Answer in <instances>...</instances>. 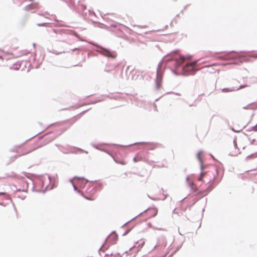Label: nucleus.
<instances>
[{"mask_svg": "<svg viewBox=\"0 0 257 257\" xmlns=\"http://www.w3.org/2000/svg\"><path fill=\"white\" fill-rule=\"evenodd\" d=\"M96 192L95 186L89 184L82 195L87 200H94L96 198Z\"/></svg>", "mask_w": 257, "mask_h": 257, "instance_id": "f257e3e1", "label": "nucleus"}, {"mask_svg": "<svg viewBox=\"0 0 257 257\" xmlns=\"http://www.w3.org/2000/svg\"><path fill=\"white\" fill-rule=\"evenodd\" d=\"M54 138H51L49 139V138L47 136H45L41 138H40L37 142H36L33 145V148L27 153L31 152L38 148L43 147L47 144L51 142Z\"/></svg>", "mask_w": 257, "mask_h": 257, "instance_id": "f03ea898", "label": "nucleus"}, {"mask_svg": "<svg viewBox=\"0 0 257 257\" xmlns=\"http://www.w3.org/2000/svg\"><path fill=\"white\" fill-rule=\"evenodd\" d=\"M198 61H194L192 62L187 63L184 67V70L190 73H194L197 71L199 68L197 64Z\"/></svg>", "mask_w": 257, "mask_h": 257, "instance_id": "7ed1b4c3", "label": "nucleus"}, {"mask_svg": "<svg viewBox=\"0 0 257 257\" xmlns=\"http://www.w3.org/2000/svg\"><path fill=\"white\" fill-rule=\"evenodd\" d=\"M158 210L155 208H150L147 209L145 213L148 216V217L150 218L156 216L157 214Z\"/></svg>", "mask_w": 257, "mask_h": 257, "instance_id": "20e7f679", "label": "nucleus"}, {"mask_svg": "<svg viewBox=\"0 0 257 257\" xmlns=\"http://www.w3.org/2000/svg\"><path fill=\"white\" fill-rule=\"evenodd\" d=\"M118 239V235L115 232L111 233L107 238V241L111 243L114 244Z\"/></svg>", "mask_w": 257, "mask_h": 257, "instance_id": "39448f33", "label": "nucleus"}, {"mask_svg": "<svg viewBox=\"0 0 257 257\" xmlns=\"http://www.w3.org/2000/svg\"><path fill=\"white\" fill-rule=\"evenodd\" d=\"M102 53L104 55L112 58H116L117 56L115 53L111 52L110 51L107 49H103Z\"/></svg>", "mask_w": 257, "mask_h": 257, "instance_id": "423d86ee", "label": "nucleus"}, {"mask_svg": "<svg viewBox=\"0 0 257 257\" xmlns=\"http://www.w3.org/2000/svg\"><path fill=\"white\" fill-rule=\"evenodd\" d=\"M236 57V55L234 53H230L228 55L225 56V57L223 58L222 57H220V58L226 60H230L232 59H235Z\"/></svg>", "mask_w": 257, "mask_h": 257, "instance_id": "0eeeda50", "label": "nucleus"}, {"mask_svg": "<svg viewBox=\"0 0 257 257\" xmlns=\"http://www.w3.org/2000/svg\"><path fill=\"white\" fill-rule=\"evenodd\" d=\"M201 152H199L198 154H197V158L199 160L200 163H201V169L202 170L203 169V162H202V161L201 160Z\"/></svg>", "mask_w": 257, "mask_h": 257, "instance_id": "6e6552de", "label": "nucleus"}, {"mask_svg": "<svg viewBox=\"0 0 257 257\" xmlns=\"http://www.w3.org/2000/svg\"><path fill=\"white\" fill-rule=\"evenodd\" d=\"M161 87V81L159 80L156 81V87L157 89H159Z\"/></svg>", "mask_w": 257, "mask_h": 257, "instance_id": "1a4fd4ad", "label": "nucleus"}, {"mask_svg": "<svg viewBox=\"0 0 257 257\" xmlns=\"http://www.w3.org/2000/svg\"><path fill=\"white\" fill-rule=\"evenodd\" d=\"M115 162L117 163L120 164L121 165H125L126 164L125 162L123 160L122 161H118L117 160H114Z\"/></svg>", "mask_w": 257, "mask_h": 257, "instance_id": "9d476101", "label": "nucleus"}, {"mask_svg": "<svg viewBox=\"0 0 257 257\" xmlns=\"http://www.w3.org/2000/svg\"><path fill=\"white\" fill-rule=\"evenodd\" d=\"M204 175H205V173L202 172L200 174V176L198 178V180L202 181Z\"/></svg>", "mask_w": 257, "mask_h": 257, "instance_id": "9b49d317", "label": "nucleus"}, {"mask_svg": "<svg viewBox=\"0 0 257 257\" xmlns=\"http://www.w3.org/2000/svg\"><path fill=\"white\" fill-rule=\"evenodd\" d=\"M211 190V189L207 190V191H203L202 192H201V193L202 196H205L208 193V192H209Z\"/></svg>", "mask_w": 257, "mask_h": 257, "instance_id": "f8f14e48", "label": "nucleus"}, {"mask_svg": "<svg viewBox=\"0 0 257 257\" xmlns=\"http://www.w3.org/2000/svg\"><path fill=\"white\" fill-rule=\"evenodd\" d=\"M252 130L254 132H257V123L252 127Z\"/></svg>", "mask_w": 257, "mask_h": 257, "instance_id": "ddd939ff", "label": "nucleus"}, {"mask_svg": "<svg viewBox=\"0 0 257 257\" xmlns=\"http://www.w3.org/2000/svg\"><path fill=\"white\" fill-rule=\"evenodd\" d=\"M180 59H181V62H183L184 61V59H185V58H184V57H181L180 58Z\"/></svg>", "mask_w": 257, "mask_h": 257, "instance_id": "4468645a", "label": "nucleus"}, {"mask_svg": "<svg viewBox=\"0 0 257 257\" xmlns=\"http://www.w3.org/2000/svg\"><path fill=\"white\" fill-rule=\"evenodd\" d=\"M6 55V54H4L2 56H1L0 58H2L3 59H4V58L3 57H5Z\"/></svg>", "mask_w": 257, "mask_h": 257, "instance_id": "2eb2a0df", "label": "nucleus"}, {"mask_svg": "<svg viewBox=\"0 0 257 257\" xmlns=\"http://www.w3.org/2000/svg\"><path fill=\"white\" fill-rule=\"evenodd\" d=\"M6 193L5 192H0V195H6Z\"/></svg>", "mask_w": 257, "mask_h": 257, "instance_id": "dca6fc26", "label": "nucleus"}, {"mask_svg": "<svg viewBox=\"0 0 257 257\" xmlns=\"http://www.w3.org/2000/svg\"><path fill=\"white\" fill-rule=\"evenodd\" d=\"M100 250H102L103 251H104V250L103 249V247H101V248H100Z\"/></svg>", "mask_w": 257, "mask_h": 257, "instance_id": "f3484780", "label": "nucleus"}, {"mask_svg": "<svg viewBox=\"0 0 257 257\" xmlns=\"http://www.w3.org/2000/svg\"><path fill=\"white\" fill-rule=\"evenodd\" d=\"M246 85L243 86H240L239 88H244V87H246Z\"/></svg>", "mask_w": 257, "mask_h": 257, "instance_id": "a211bd4d", "label": "nucleus"}, {"mask_svg": "<svg viewBox=\"0 0 257 257\" xmlns=\"http://www.w3.org/2000/svg\"><path fill=\"white\" fill-rule=\"evenodd\" d=\"M254 58H257V54L254 55L253 56Z\"/></svg>", "mask_w": 257, "mask_h": 257, "instance_id": "6ab92c4d", "label": "nucleus"}, {"mask_svg": "<svg viewBox=\"0 0 257 257\" xmlns=\"http://www.w3.org/2000/svg\"><path fill=\"white\" fill-rule=\"evenodd\" d=\"M73 186H74V187L75 190H76V189H77V188H76V187H75V186L74 185H73Z\"/></svg>", "mask_w": 257, "mask_h": 257, "instance_id": "aec40b11", "label": "nucleus"}, {"mask_svg": "<svg viewBox=\"0 0 257 257\" xmlns=\"http://www.w3.org/2000/svg\"><path fill=\"white\" fill-rule=\"evenodd\" d=\"M19 67H20V66H19L18 67L16 68V69H17V70L19 69Z\"/></svg>", "mask_w": 257, "mask_h": 257, "instance_id": "412c9836", "label": "nucleus"}, {"mask_svg": "<svg viewBox=\"0 0 257 257\" xmlns=\"http://www.w3.org/2000/svg\"><path fill=\"white\" fill-rule=\"evenodd\" d=\"M75 35L76 36L78 37L77 34H75Z\"/></svg>", "mask_w": 257, "mask_h": 257, "instance_id": "4be33fe9", "label": "nucleus"}, {"mask_svg": "<svg viewBox=\"0 0 257 257\" xmlns=\"http://www.w3.org/2000/svg\"><path fill=\"white\" fill-rule=\"evenodd\" d=\"M77 49H78L77 48H76V49H74L73 51L75 50H77Z\"/></svg>", "mask_w": 257, "mask_h": 257, "instance_id": "5701e85b", "label": "nucleus"}, {"mask_svg": "<svg viewBox=\"0 0 257 257\" xmlns=\"http://www.w3.org/2000/svg\"><path fill=\"white\" fill-rule=\"evenodd\" d=\"M15 0H14V1H15Z\"/></svg>", "mask_w": 257, "mask_h": 257, "instance_id": "b1692460", "label": "nucleus"}]
</instances>
